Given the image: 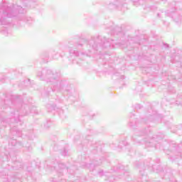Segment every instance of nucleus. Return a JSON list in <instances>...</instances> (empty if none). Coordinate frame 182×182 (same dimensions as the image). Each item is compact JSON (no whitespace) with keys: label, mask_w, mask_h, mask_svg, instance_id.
Returning a JSON list of instances; mask_svg holds the SVG:
<instances>
[{"label":"nucleus","mask_w":182,"mask_h":182,"mask_svg":"<svg viewBox=\"0 0 182 182\" xmlns=\"http://www.w3.org/2000/svg\"><path fill=\"white\" fill-rule=\"evenodd\" d=\"M19 14H25V10L22 6L15 4H4L0 7V25H9V18H15Z\"/></svg>","instance_id":"1"},{"label":"nucleus","mask_w":182,"mask_h":182,"mask_svg":"<svg viewBox=\"0 0 182 182\" xmlns=\"http://www.w3.org/2000/svg\"><path fill=\"white\" fill-rule=\"evenodd\" d=\"M37 76L38 77L41 78L42 80H46L47 82H52L53 83H57V85L59 83V81L56 80L55 77V74H53L52 71L48 70L47 72L43 70V73H38Z\"/></svg>","instance_id":"2"},{"label":"nucleus","mask_w":182,"mask_h":182,"mask_svg":"<svg viewBox=\"0 0 182 182\" xmlns=\"http://www.w3.org/2000/svg\"><path fill=\"white\" fill-rule=\"evenodd\" d=\"M29 6L31 9L38 6V0H30Z\"/></svg>","instance_id":"3"},{"label":"nucleus","mask_w":182,"mask_h":182,"mask_svg":"<svg viewBox=\"0 0 182 182\" xmlns=\"http://www.w3.org/2000/svg\"><path fill=\"white\" fill-rule=\"evenodd\" d=\"M26 22L27 23H32V22H33V19H32L31 17H27Z\"/></svg>","instance_id":"4"},{"label":"nucleus","mask_w":182,"mask_h":182,"mask_svg":"<svg viewBox=\"0 0 182 182\" xmlns=\"http://www.w3.org/2000/svg\"><path fill=\"white\" fill-rule=\"evenodd\" d=\"M4 182H11L14 181L13 178L11 176L7 177V181H4Z\"/></svg>","instance_id":"5"},{"label":"nucleus","mask_w":182,"mask_h":182,"mask_svg":"<svg viewBox=\"0 0 182 182\" xmlns=\"http://www.w3.org/2000/svg\"><path fill=\"white\" fill-rule=\"evenodd\" d=\"M70 53H74L75 56H79V52L77 50L70 51Z\"/></svg>","instance_id":"6"},{"label":"nucleus","mask_w":182,"mask_h":182,"mask_svg":"<svg viewBox=\"0 0 182 182\" xmlns=\"http://www.w3.org/2000/svg\"><path fill=\"white\" fill-rule=\"evenodd\" d=\"M132 2H134V4H137V3H139V5H141V3L140 0H132Z\"/></svg>","instance_id":"7"},{"label":"nucleus","mask_w":182,"mask_h":182,"mask_svg":"<svg viewBox=\"0 0 182 182\" xmlns=\"http://www.w3.org/2000/svg\"><path fill=\"white\" fill-rule=\"evenodd\" d=\"M165 48H168V44H165Z\"/></svg>","instance_id":"8"},{"label":"nucleus","mask_w":182,"mask_h":182,"mask_svg":"<svg viewBox=\"0 0 182 182\" xmlns=\"http://www.w3.org/2000/svg\"><path fill=\"white\" fill-rule=\"evenodd\" d=\"M93 49H96V46H92Z\"/></svg>","instance_id":"9"},{"label":"nucleus","mask_w":182,"mask_h":182,"mask_svg":"<svg viewBox=\"0 0 182 182\" xmlns=\"http://www.w3.org/2000/svg\"><path fill=\"white\" fill-rule=\"evenodd\" d=\"M122 79H124V76L122 75Z\"/></svg>","instance_id":"10"},{"label":"nucleus","mask_w":182,"mask_h":182,"mask_svg":"<svg viewBox=\"0 0 182 182\" xmlns=\"http://www.w3.org/2000/svg\"><path fill=\"white\" fill-rule=\"evenodd\" d=\"M162 1H167V0H162Z\"/></svg>","instance_id":"11"},{"label":"nucleus","mask_w":182,"mask_h":182,"mask_svg":"<svg viewBox=\"0 0 182 182\" xmlns=\"http://www.w3.org/2000/svg\"><path fill=\"white\" fill-rule=\"evenodd\" d=\"M2 33H5L4 31H2Z\"/></svg>","instance_id":"12"},{"label":"nucleus","mask_w":182,"mask_h":182,"mask_svg":"<svg viewBox=\"0 0 182 182\" xmlns=\"http://www.w3.org/2000/svg\"><path fill=\"white\" fill-rule=\"evenodd\" d=\"M14 141L16 143V141H15V140H14Z\"/></svg>","instance_id":"13"},{"label":"nucleus","mask_w":182,"mask_h":182,"mask_svg":"<svg viewBox=\"0 0 182 182\" xmlns=\"http://www.w3.org/2000/svg\"><path fill=\"white\" fill-rule=\"evenodd\" d=\"M111 45H112V46H113V43H111Z\"/></svg>","instance_id":"14"},{"label":"nucleus","mask_w":182,"mask_h":182,"mask_svg":"<svg viewBox=\"0 0 182 182\" xmlns=\"http://www.w3.org/2000/svg\"><path fill=\"white\" fill-rule=\"evenodd\" d=\"M109 180H112V178H109Z\"/></svg>","instance_id":"15"},{"label":"nucleus","mask_w":182,"mask_h":182,"mask_svg":"<svg viewBox=\"0 0 182 182\" xmlns=\"http://www.w3.org/2000/svg\"><path fill=\"white\" fill-rule=\"evenodd\" d=\"M90 166H93V164H91Z\"/></svg>","instance_id":"16"}]
</instances>
